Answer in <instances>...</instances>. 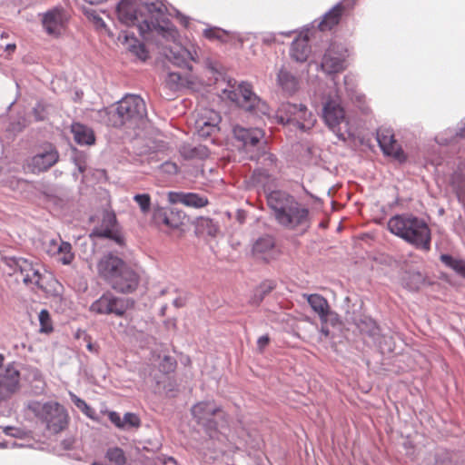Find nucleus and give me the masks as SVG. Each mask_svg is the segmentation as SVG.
I'll use <instances>...</instances> for the list:
<instances>
[{
    "label": "nucleus",
    "instance_id": "1",
    "mask_svg": "<svg viewBox=\"0 0 465 465\" xmlns=\"http://www.w3.org/2000/svg\"><path fill=\"white\" fill-rule=\"evenodd\" d=\"M267 204L272 211L276 222L289 230L308 229L311 224L309 208L301 203L291 193L274 190L267 194Z\"/></svg>",
    "mask_w": 465,
    "mask_h": 465
},
{
    "label": "nucleus",
    "instance_id": "2",
    "mask_svg": "<svg viewBox=\"0 0 465 465\" xmlns=\"http://www.w3.org/2000/svg\"><path fill=\"white\" fill-rule=\"evenodd\" d=\"M387 228L390 232L418 250L430 249L431 232L428 223L420 217L412 213L396 214L389 219Z\"/></svg>",
    "mask_w": 465,
    "mask_h": 465
},
{
    "label": "nucleus",
    "instance_id": "3",
    "mask_svg": "<svg viewBox=\"0 0 465 465\" xmlns=\"http://www.w3.org/2000/svg\"><path fill=\"white\" fill-rule=\"evenodd\" d=\"M322 117L339 140L346 141L353 137L337 89L323 97Z\"/></svg>",
    "mask_w": 465,
    "mask_h": 465
},
{
    "label": "nucleus",
    "instance_id": "4",
    "mask_svg": "<svg viewBox=\"0 0 465 465\" xmlns=\"http://www.w3.org/2000/svg\"><path fill=\"white\" fill-rule=\"evenodd\" d=\"M28 410L53 434H58L68 427V412L57 401H32L28 404Z\"/></svg>",
    "mask_w": 465,
    "mask_h": 465
},
{
    "label": "nucleus",
    "instance_id": "5",
    "mask_svg": "<svg viewBox=\"0 0 465 465\" xmlns=\"http://www.w3.org/2000/svg\"><path fill=\"white\" fill-rule=\"evenodd\" d=\"M145 116L144 101L139 95L127 94L117 102L111 122L114 127H122L123 125L135 127Z\"/></svg>",
    "mask_w": 465,
    "mask_h": 465
},
{
    "label": "nucleus",
    "instance_id": "6",
    "mask_svg": "<svg viewBox=\"0 0 465 465\" xmlns=\"http://www.w3.org/2000/svg\"><path fill=\"white\" fill-rule=\"evenodd\" d=\"M149 14V20H143L139 25V32L144 37V34L157 30L166 32L173 37L177 34L174 26L168 18V9L163 0H140Z\"/></svg>",
    "mask_w": 465,
    "mask_h": 465
},
{
    "label": "nucleus",
    "instance_id": "7",
    "mask_svg": "<svg viewBox=\"0 0 465 465\" xmlns=\"http://www.w3.org/2000/svg\"><path fill=\"white\" fill-rule=\"evenodd\" d=\"M191 413L196 423L203 427L210 436L218 431L220 425L228 423L225 411L212 401L197 402L192 407Z\"/></svg>",
    "mask_w": 465,
    "mask_h": 465
},
{
    "label": "nucleus",
    "instance_id": "8",
    "mask_svg": "<svg viewBox=\"0 0 465 465\" xmlns=\"http://www.w3.org/2000/svg\"><path fill=\"white\" fill-rule=\"evenodd\" d=\"M223 94L226 98L256 116L269 114V106L266 102L252 92V85L248 83L242 82L236 90L224 89Z\"/></svg>",
    "mask_w": 465,
    "mask_h": 465
},
{
    "label": "nucleus",
    "instance_id": "9",
    "mask_svg": "<svg viewBox=\"0 0 465 465\" xmlns=\"http://www.w3.org/2000/svg\"><path fill=\"white\" fill-rule=\"evenodd\" d=\"M112 288L118 292H134L140 282L139 274L128 263H115L107 274Z\"/></svg>",
    "mask_w": 465,
    "mask_h": 465
},
{
    "label": "nucleus",
    "instance_id": "10",
    "mask_svg": "<svg viewBox=\"0 0 465 465\" xmlns=\"http://www.w3.org/2000/svg\"><path fill=\"white\" fill-rule=\"evenodd\" d=\"M348 50L341 44L332 43L325 51L321 68L327 74H335L346 68Z\"/></svg>",
    "mask_w": 465,
    "mask_h": 465
},
{
    "label": "nucleus",
    "instance_id": "11",
    "mask_svg": "<svg viewBox=\"0 0 465 465\" xmlns=\"http://www.w3.org/2000/svg\"><path fill=\"white\" fill-rule=\"evenodd\" d=\"M127 303L128 300L124 301L112 293H104L91 304L89 311L95 314H115L122 317L128 309Z\"/></svg>",
    "mask_w": 465,
    "mask_h": 465
},
{
    "label": "nucleus",
    "instance_id": "12",
    "mask_svg": "<svg viewBox=\"0 0 465 465\" xmlns=\"http://www.w3.org/2000/svg\"><path fill=\"white\" fill-rule=\"evenodd\" d=\"M357 0H341L338 2L332 8L326 12L322 20L318 23L317 35L321 32L330 31L339 25L342 14L347 10H351Z\"/></svg>",
    "mask_w": 465,
    "mask_h": 465
},
{
    "label": "nucleus",
    "instance_id": "13",
    "mask_svg": "<svg viewBox=\"0 0 465 465\" xmlns=\"http://www.w3.org/2000/svg\"><path fill=\"white\" fill-rule=\"evenodd\" d=\"M90 237L111 239L120 246L124 243V236L117 231V220L114 213H105L103 215L100 225L93 229Z\"/></svg>",
    "mask_w": 465,
    "mask_h": 465
},
{
    "label": "nucleus",
    "instance_id": "14",
    "mask_svg": "<svg viewBox=\"0 0 465 465\" xmlns=\"http://www.w3.org/2000/svg\"><path fill=\"white\" fill-rule=\"evenodd\" d=\"M316 35L317 30L312 23L311 26L304 28L292 41L290 49L291 56L297 62L306 61L311 52L309 42L312 37Z\"/></svg>",
    "mask_w": 465,
    "mask_h": 465
},
{
    "label": "nucleus",
    "instance_id": "15",
    "mask_svg": "<svg viewBox=\"0 0 465 465\" xmlns=\"http://www.w3.org/2000/svg\"><path fill=\"white\" fill-rule=\"evenodd\" d=\"M376 139L385 155L391 156L400 163L406 161V154L401 145L397 143L394 134L391 130H379Z\"/></svg>",
    "mask_w": 465,
    "mask_h": 465
},
{
    "label": "nucleus",
    "instance_id": "16",
    "mask_svg": "<svg viewBox=\"0 0 465 465\" xmlns=\"http://www.w3.org/2000/svg\"><path fill=\"white\" fill-rule=\"evenodd\" d=\"M232 134L235 140L242 143V147L246 152H252L258 148L262 143L264 133L260 128H245L235 125L232 128Z\"/></svg>",
    "mask_w": 465,
    "mask_h": 465
},
{
    "label": "nucleus",
    "instance_id": "17",
    "mask_svg": "<svg viewBox=\"0 0 465 465\" xmlns=\"http://www.w3.org/2000/svg\"><path fill=\"white\" fill-rule=\"evenodd\" d=\"M20 389V372L13 366H8L0 372V401L10 399Z\"/></svg>",
    "mask_w": 465,
    "mask_h": 465
},
{
    "label": "nucleus",
    "instance_id": "18",
    "mask_svg": "<svg viewBox=\"0 0 465 465\" xmlns=\"http://www.w3.org/2000/svg\"><path fill=\"white\" fill-rule=\"evenodd\" d=\"M58 159L59 153L57 150L51 144H48L43 151L31 158L29 167L33 173H42L54 165Z\"/></svg>",
    "mask_w": 465,
    "mask_h": 465
},
{
    "label": "nucleus",
    "instance_id": "19",
    "mask_svg": "<svg viewBox=\"0 0 465 465\" xmlns=\"http://www.w3.org/2000/svg\"><path fill=\"white\" fill-rule=\"evenodd\" d=\"M65 15L62 8L54 7L42 15V25L49 35L58 36L64 27Z\"/></svg>",
    "mask_w": 465,
    "mask_h": 465
},
{
    "label": "nucleus",
    "instance_id": "20",
    "mask_svg": "<svg viewBox=\"0 0 465 465\" xmlns=\"http://www.w3.org/2000/svg\"><path fill=\"white\" fill-rule=\"evenodd\" d=\"M72 249V244L61 238L50 240L45 247V252L57 262H73L74 253Z\"/></svg>",
    "mask_w": 465,
    "mask_h": 465
},
{
    "label": "nucleus",
    "instance_id": "21",
    "mask_svg": "<svg viewBox=\"0 0 465 465\" xmlns=\"http://www.w3.org/2000/svg\"><path fill=\"white\" fill-rule=\"evenodd\" d=\"M167 197L172 204L181 203L193 208H203L208 204V198L196 193L169 192Z\"/></svg>",
    "mask_w": 465,
    "mask_h": 465
},
{
    "label": "nucleus",
    "instance_id": "22",
    "mask_svg": "<svg viewBox=\"0 0 465 465\" xmlns=\"http://www.w3.org/2000/svg\"><path fill=\"white\" fill-rule=\"evenodd\" d=\"M196 52H191L190 50L175 45L169 48L166 53V58L175 66L185 68L188 71L193 69L192 62L195 61Z\"/></svg>",
    "mask_w": 465,
    "mask_h": 465
},
{
    "label": "nucleus",
    "instance_id": "23",
    "mask_svg": "<svg viewBox=\"0 0 465 465\" xmlns=\"http://www.w3.org/2000/svg\"><path fill=\"white\" fill-rule=\"evenodd\" d=\"M276 84L286 95H293L300 86L298 77L287 67L282 66L276 74Z\"/></svg>",
    "mask_w": 465,
    "mask_h": 465
},
{
    "label": "nucleus",
    "instance_id": "24",
    "mask_svg": "<svg viewBox=\"0 0 465 465\" xmlns=\"http://www.w3.org/2000/svg\"><path fill=\"white\" fill-rule=\"evenodd\" d=\"M153 218L158 223L164 224L172 229H178L183 224L185 215L174 209L159 208L155 210Z\"/></svg>",
    "mask_w": 465,
    "mask_h": 465
},
{
    "label": "nucleus",
    "instance_id": "25",
    "mask_svg": "<svg viewBox=\"0 0 465 465\" xmlns=\"http://www.w3.org/2000/svg\"><path fill=\"white\" fill-rule=\"evenodd\" d=\"M118 40L125 45V48L141 61L148 58V51L145 45L141 43L134 34L122 31L118 35Z\"/></svg>",
    "mask_w": 465,
    "mask_h": 465
},
{
    "label": "nucleus",
    "instance_id": "26",
    "mask_svg": "<svg viewBox=\"0 0 465 465\" xmlns=\"http://www.w3.org/2000/svg\"><path fill=\"white\" fill-rule=\"evenodd\" d=\"M167 87L172 91H181L192 88L194 84V77L191 73L182 75L179 73L169 72L165 78Z\"/></svg>",
    "mask_w": 465,
    "mask_h": 465
},
{
    "label": "nucleus",
    "instance_id": "27",
    "mask_svg": "<svg viewBox=\"0 0 465 465\" xmlns=\"http://www.w3.org/2000/svg\"><path fill=\"white\" fill-rule=\"evenodd\" d=\"M303 296L306 298L313 312L319 315L322 322L326 323L328 316L331 313L328 301L323 296L316 293L304 294Z\"/></svg>",
    "mask_w": 465,
    "mask_h": 465
},
{
    "label": "nucleus",
    "instance_id": "28",
    "mask_svg": "<svg viewBox=\"0 0 465 465\" xmlns=\"http://www.w3.org/2000/svg\"><path fill=\"white\" fill-rule=\"evenodd\" d=\"M274 248V238L272 235L265 234L255 240L252 244V252L253 256L256 258H263L266 262L267 258L265 255H270L272 252H273Z\"/></svg>",
    "mask_w": 465,
    "mask_h": 465
},
{
    "label": "nucleus",
    "instance_id": "29",
    "mask_svg": "<svg viewBox=\"0 0 465 465\" xmlns=\"http://www.w3.org/2000/svg\"><path fill=\"white\" fill-rule=\"evenodd\" d=\"M116 12L119 21L126 25H134L137 20L136 9L133 3L129 0H121L117 6Z\"/></svg>",
    "mask_w": 465,
    "mask_h": 465
},
{
    "label": "nucleus",
    "instance_id": "30",
    "mask_svg": "<svg viewBox=\"0 0 465 465\" xmlns=\"http://www.w3.org/2000/svg\"><path fill=\"white\" fill-rule=\"evenodd\" d=\"M316 119L313 114L304 104H300L299 113L295 114L294 118H292V125L302 132H306L314 125Z\"/></svg>",
    "mask_w": 465,
    "mask_h": 465
},
{
    "label": "nucleus",
    "instance_id": "31",
    "mask_svg": "<svg viewBox=\"0 0 465 465\" xmlns=\"http://www.w3.org/2000/svg\"><path fill=\"white\" fill-rule=\"evenodd\" d=\"M221 116L218 112L213 109L204 108L201 110L195 119V128H203V125H209L212 128H219Z\"/></svg>",
    "mask_w": 465,
    "mask_h": 465
},
{
    "label": "nucleus",
    "instance_id": "32",
    "mask_svg": "<svg viewBox=\"0 0 465 465\" xmlns=\"http://www.w3.org/2000/svg\"><path fill=\"white\" fill-rule=\"evenodd\" d=\"M300 104L282 103L276 111L277 122L281 124H292V118L299 113Z\"/></svg>",
    "mask_w": 465,
    "mask_h": 465
},
{
    "label": "nucleus",
    "instance_id": "33",
    "mask_svg": "<svg viewBox=\"0 0 465 465\" xmlns=\"http://www.w3.org/2000/svg\"><path fill=\"white\" fill-rule=\"evenodd\" d=\"M218 231V224L209 217H199L195 222V234L198 237H214Z\"/></svg>",
    "mask_w": 465,
    "mask_h": 465
},
{
    "label": "nucleus",
    "instance_id": "34",
    "mask_svg": "<svg viewBox=\"0 0 465 465\" xmlns=\"http://www.w3.org/2000/svg\"><path fill=\"white\" fill-rule=\"evenodd\" d=\"M179 152L184 159H205L209 156V150L205 145H193L183 143L180 146Z\"/></svg>",
    "mask_w": 465,
    "mask_h": 465
},
{
    "label": "nucleus",
    "instance_id": "35",
    "mask_svg": "<svg viewBox=\"0 0 465 465\" xmlns=\"http://www.w3.org/2000/svg\"><path fill=\"white\" fill-rule=\"evenodd\" d=\"M72 132L74 141L80 145H91L95 142L94 132L84 124H73Z\"/></svg>",
    "mask_w": 465,
    "mask_h": 465
},
{
    "label": "nucleus",
    "instance_id": "36",
    "mask_svg": "<svg viewBox=\"0 0 465 465\" xmlns=\"http://www.w3.org/2000/svg\"><path fill=\"white\" fill-rule=\"evenodd\" d=\"M21 273L24 275L23 281L25 283H33L39 288H44L43 275L38 269L33 267V263H25V266L21 267Z\"/></svg>",
    "mask_w": 465,
    "mask_h": 465
},
{
    "label": "nucleus",
    "instance_id": "37",
    "mask_svg": "<svg viewBox=\"0 0 465 465\" xmlns=\"http://www.w3.org/2000/svg\"><path fill=\"white\" fill-rule=\"evenodd\" d=\"M83 13L88 18V20L93 23L96 30L104 31L105 33H107L108 35H113V34L107 28L104 19L99 15V14L94 9L89 7H83Z\"/></svg>",
    "mask_w": 465,
    "mask_h": 465
},
{
    "label": "nucleus",
    "instance_id": "38",
    "mask_svg": "<svg viewBox=\"0 0 465 465\" xmlns=\"http://www.w3.org/2000/svg\"><path fill=\"white\" fill-rule=\"evenodd\" d=\"M274 287L275 285L272 282H262L253 291L250 303L252 305H259L264 297L274 289Z\"/></svg>",
    "mask_w": 465,
    "mask_h": 465
},
{
    "label": "nucleus",
    "instance_id": "39",
    "mask_svg": "<svg viewBox=\"0 0 465 465\" xmlns=\"http://www.w3.org/2000/svg\"><path fill=\"white\" fill-rule=\"evenodd\" d=\"M106 459L110 465H125L126 462L123 450L118 447L108 449L106 451Z\"/></svg>",
    "mask_w": 465,
    "mask_h": 465
},
{
    "label": "nucleus",
    "instance_id": "40",
    "mask_svg": "<svg viewBox=\"0 0 465 465\" xmlns=\"http://www.w3.org/2000/svg\"><path fill=\"white\" fill-rule=\"evenodd\" d=\"M72 401L75 404V406L88 418L91 420H96L97 417L95 415V411L90 407L84 400L78 398L74 394H71Z\"/></svg>",
    "mask_w": 465,
    "mask_h": 465
},
{
    "label": "nucleus",
    "instance_id": "41",
    "mask_svg": "<svg viewBox=\"0 0 465 465\" xmlns=\"http://www.w3.org/2000/svg\"><path fill=\"white\" fill-rule=\"evenodd\" d=\"M40 331L50 333L53 331V322L50 313L47 310L44 309L39 313Z\"/></svg>",
    "mask_w": 465,
    "mask_h": 465
},
{
    "label": "nucleus",
    "instance_id": "42",
    "mask_svg": "<svg viewBox=\"0 0 465 465\" xmlns=\"http://www.w3.org/2000/svg\"><path fill=\"white\" fill-rule=\"evenodd\" d=\"M134 202L139 205L141 212L147 214L151 209V197L148 193L135 194L134 196Z\"/></svg>",
    "mask_w": 465,
    "mask_h": 465
},
{
    "label": "nucleus",
    "instance_id": "43",
    "mask_svg": "<svg viewBox=\"0 0 465 465\" xmlns=\"http://www.w3.org/2000/svg\"><path fill=\"white\" fill-rule=\"evenodd\" d=\"M403 281L407 288H409L411 291H416L420 288L424 279L420 273L415 272L410 274L408 278H404Z\"/></svg>",
    "mask_w": 465,
    "mask_h": 465
},
{
    "label": "nucleus",
    "instance_id": "44",
    "mask_svg": "<svg viewBox=\"0 0 465 465\" xmlns=\"http://www.w3.org/2000/svg\"><path fill=\"white\" fill-rule=\"evenodd\" d=\"M203 35L209 40H220L224 42L225 37L227 35V32L225 30H222L221 28L217 27H210L206 28L203 31Z\"/></svg>",
    "mask_w": 465,
    "mask_h": 465
},
{
    "label": "nucleus",
    "instance_id": "45",
    "mask_svg": "<svg viewBox=\"0 0 465 465\" xmlns=\"http://www.w3.org/2000/svg\"><path fill=\"white\" fill-rule=\"evenodd\" d=\"M460 141H464L465 144V118L462 119L459 124L455 130H453L452 134L448 141L450 143H459Z\"/></svg>",
    "mask_w": 465,
    "mask_h": 465
},
{
    "label": "nucleus",
    "instance_id": "46",
    "mask_svg": "<svg viewBox=\"0 0 465 465\" xmlns=\"http://www.w3.org/2000/svg\"><path fill=\"white\" fill-rule=\"evenodd\" d=\"M0 429L6 436L14 438L23 439L26 435L24 430L14 426H0Z\"/></svg>",
    "mask_w": 465,
    "mask_h": 465
},
{
    "label": "nucleus",
    "instance_id": "47",
    "mask_svg": "<svg viewBox=\"0 0 465 465\" xmlns=\"http://www.w3.org/2000/svg\"><path fill=\"white\" fill-rule=\"evenodd\" d=\"M33 114L37 122L45 120L48 114L45 104L42 102H37L33 108Z\"/></svg>",
    "mask_w": 465,
    "mask_h": 465
},
{
    "label": "nucleus",
    "instance_id": "48",
    "mask_svg": "<svg viewBox=\"0 0 465 465\" xmlns=\"http://www.w3.org/2000/svg\"><path fill=\"white\" fill-rule=\"evenodd\" d=\"M123 420L124 422V427L129 426L132 428H139L141 425L140 418L132 412L125 413Z\"/></svg>",
    "mask_w": 465,
    "mask_h": 465
},
{
    "label": "nucleus",
    "instance_id": "49",
    "mask_svg": "<svg viewBox=\"0 0 465 465\" xmlns=\"http://www.w3.org/2000/svg\"><path fill=\"white\" fill-rule=\"evenodd\" d=\"M160 170L169 175L176 174L179 171L177 164L171 161H166L160 165Z\"/></svg>",
    "mask_w": 465,
    "mask_h": 465
},
{
    "label": "nucleus",
    "instance_id": "50",
    "mask_svg": "<svg viewBox=\"0 0 465 465\" xmlns=\"http://www.w3.org/2000/svg\"><path fill=\"white\" fill-rule=\"evenodd\" d=\"M105 413L107 414L110 421L114 424L115 427L118 429H124V422L118 412L114 411H107Z\"/></svg>",
    "mask_w": 465,
    "mask_h": 465
},
{
    "label": "nucleus",
    "instance_id": "51",
    "mask_svg": "<svg viewBox=\"0 0 465 465\" xmlns=\"http://www.w3.org/2000/svg\"><path fill=\"white\" fill-rule=\"evenodd\" d=\"M198 135L202 138H207L215 132L219 131V128H212L209 125H203V128H195Z\"/></svg>",
    "mask_w": 465,
    "mask_h": 465
},
{
    "label": "nucleus",
    "instance_id": "52",
    "mask_svg": "<svg viewBox=\"0 0 465 465\" xmlns=\"http://www.w3.org/2000/svg\"><path fill=\"white\" fill-rule=\"evenodd\" d=\"M344 85L345 89L349 94H352L354 92V77L352 74H346L344 76Z\"/></svg>",
    "mask_w": 465,
    "mask_h": 465
},
{
    "label": "nucleus",
    "instance_id": "53",
    "mask_svg": "<svg viewBox=\"0 0 465 465\" xmlns=\"http://www.w3.org/2000/svg\"><path fill=\"white\" fill-rule=\"evenodd\" d=\"M270 337L269 335H262L261 336L257 341V348L260 352H263L264 349L268 346L270 343Z\"/></svg>",
    "mask_w": 465,
    "mask_h": 465
},
{
    "label": "nucleus",
    "instance_id": "54",
    "mask_svg": "<svg viewBox=\"0 0 465 465\" xmlns=\"http://www.w3.org/2000/svg\"><path fill=\"white\" fill-rule=\"evenodd\" d=\"M261 41L265 45H272L276 42L275 33H264L262 35Z\"/></svg>",
    "mask_w": 465,
    "mask_h": 465
},
{
    "label": "nucleus",
    "instance_id": "55",
    "mask_svg": "<svg viewBox=\"0 0 465 465\" xmlns=\"http://www.w3.org/2000/svg\"><path fill=\"white\" fill-rule=\"evenodd\" d=\"M457 273L465 278V263H448Z\"/></svg>",
    "mask_w": 465,
    "mask_h": 465
},
{
    "label": "nucleus",
    "instance_id": "56",
    "mask_svg": "<svg viewBox=\"0 0 465 465\" xmlns=\"http://www.w3.org/2000/svg\"><path fill=\"white\" fill-rule=\"evenodd\" d=\"M370 324L371 325V328L369 331L370 336H376L380 333V328L377 326L376 322L370 321Z\"/></svg>",
    "mask_w": 465,
    "mask_h": 465
},
{
    "label": "nucleus",
    "instance_id": "57",
    "mask_svg": "<svg viewBox=\"0 0 465 465\" xmlns=\"http://www.w3.org/2000/svg\"><path fill=\"white\" fill-rule=\"evenodd\" d=\"M85 340L87 341V350L91 352H98V346L96 344L92 343L91 337H85Z\"/></svg>",
    "mask_w": 465,
    "mask_h": 465
},
{
    "label": "nucleus",
    "instance_id": "58",
    "mask_svg": "<svg viewBox=\"0 0 465 465\" xmlns=\"http://www.w3.org/2000/svg\"><path fill=\"white\" fill-rule=\"evenodd\" d=\"M440 258V262H462L461 260H454L449 254H441Z\"/></svg>",
    "mask_w": 465,
    "mask_h": 465
},
{
    "label": "nucleus",
    "instance_id": "59",
    "mask_svg": "<svg viewBox=\"0 0 465 465\" xmlns=\"http://www.w3.org/2000/svg\"><path fill=\"white\" fill-rule=\"evenodd\" d=\"M173 305L176 307V308H181V307H183L185 305V302L183 298H177L173 301Z\"/></svg>",
    "mask_w": 465,
    "mask_h": 465
},
{
    "label": "nucleus",
    "instance_id": "60",
    "mask_svg": "<svg viewBox=\"0 0 465 465\" xmlns=\"http://www.w3.org/2000/svg\"><path fill=\"white\" fill-rule=\"evenodd\" d=\"M164 361H167L170 365V370H173L175 367V361L169 356L164 357Z\"/></svg>",
    "mask_w": 465,
    "mask_h": 465
},
{
    "label": "nucleus",
    "instance_id": "61",
    "mask_svg": "<svg viewBox=\"0 0 465 465\" xmlns=\"http://www.w3.org/2000/svg\"><path fill=\"white\" fill-rule=\"evenodd\" d=\"M177 12V16L180 17V20H181V23L184 25V26H187L188 25V18L184 15H183L182 14H180L178 11Z\"/></svg>",
    "mask_w": 465,
    "mask_h": 465
},
{
    "label": "nucleus",
    "instance_id": "62",
    "mask_svg": "<svg viewBox=\"0 0 465 465\" xmlns=\"http://www.w3.org/2000/svg\"><path fill=\"white\" fill-rule=\"evenodd\" d=\"M84 1L90 5H100V4L106 2L107 0H84Z\"/></svg>",
    "mask_w": 465,
    "mask_h": 465
},
{
    "label": "nucleus",
    "instance_id": "63",
    "mask_svg": "<svg viewBox=\"0 0 465 465\" xmlns=\"http://www.w3.org/2000/svg\"><path fill=\"white\" fill-rule=\"evenodd\" d=\"M16 48V45L15 44H7L5 45V50L8 51V52H14Z\"/></svg>",
    "mask_w": 465,
    "mask_h": 465
},
{
    "label": "nucleus",
    "instance_id": "64",
    "mask_svg": "<svg viewBox=\"0 0 465 465\" xmlns=\"http://www.w3.org/2000/svg\"><path fill=\"white\" fill-rule=\"evenodd\" d=\"M10 262H28V261H27V259H25V258H15V257H12Z\"/></svg>",
    "mask_w": 465,
    "mask_h": 465
}]
</instances>
